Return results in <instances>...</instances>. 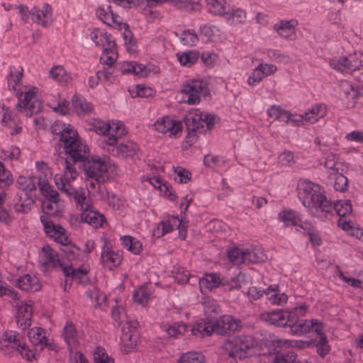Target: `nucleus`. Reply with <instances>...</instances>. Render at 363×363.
<instances>
[{"label": "nucleus", "instance_id": "1", "mask_svg": "<svg viewBox=\"0 0 363 363\" xmlns=\"http://www.w3.org/2000/svg\"><path fill=\"white\" fill-rule=\"evenodd\" d=\"M79 163L64 162V174H56L54 180L59 190L69 198L71 203L81 213L70 216L69 222L72 227H77L82 224H88L91 227H103L106 223L105 216L97 211H94L86 196V190L83 188H75L70 184V180L75 179L78 172L75 165Z\"/></svg>", "mask_w": 363, "mask_h": 363}, {"label": "nucleus", "instance_id": "2", "mask_svg": "<svg viewBox=\"0 0 363 363\" xmlns=\"http://www.w3.org/2000/svg\"><path fill=\"white\" fill-rule=\"evenodd\" d=\"M52 134L59 137L55 151L64 162L77 163L89 155V148L80 138L78 132L71 124L60 120L50 126Z\"/></svg>", "mask_w": 363, "mask_h": 363}, {"label": "nucleus", "instance_id": "3", "mask_svg": "<svg viewBox=\"0 0 363 363\" xmlns=\"http://www.w3.org/2000/svg\"><path fill=\"white\" fill-rule=\"evenodd\" d=\"M298 196L313 216L327 218L333 212V203L325 195L324 189L308 180L301 181L297 187Z\"/></svg>", "mask_w": 363, "mask_h": 363}, {"label": "nucleus", "instance_id": "4", "mask_svg": "<svg viewBox=\"0 0 363 363\" xmlns=\"http://www.w3.org/2000/svg\"><path fill=\"white\" fill-rule=\"evenodd\" d=\"M223 349L229 357L235 360L253 355L266 356L274 352L269 343L259 342L253 337L248 335H240L226 340L223 344Z\"/></svg>", "mask_w": 363, "mask_h": 363}, {"label": "nucleus", "instance_id": "5", "mask_svg": "<svg viewBox=\"0 0 363 363\" xmlns=\"http://www.w3.org/2000/svg\"><path fill=\"white\" fill-rule=\"evenodd\" d=\"M216 116L208 113H203L199 109H196L194 113H190L184 118L187 134L186 143L189 145L197 141L198 135L211 131L215 126Z\"/></svg>", "mask_w": 363, "mask_h": 363}, {"label": "nucleus", "instance_id": "6", "mask_svg": "<svg viewBox=\"0 0 363 363\" xmlns=\"http://www.w3.org/2000/svg\"><path fill=\"white\" fill-rule=\"evenodd\" d=\"M78 161L79 168L84 171L86 177L94 179L97 184V191L102 199H105L110 193L106 190L104 182L108 179L107 165L99 157L91 156Z\"/></svg>", "mask_w": 363, "mask_h": 363}, {"label": "nucleus", "instance_id": "7", "mask_svg": "<svg viewBox=\"0 0 363 363\" xmlns=\"http://www.w3.org/2000/svg\"><path fill=\"white\" fill-rule=\"evenodd\" d=\"M181 93L182 101L189 104H197L201 100V96H207L210 91L206 82L200 79H192L183 84Z\"/></svg>", "mask_w": 363, "mask_h": 363}, {"label": "nucleus", "instance_id": "8", "mask_svg": "<svg viewBox=\"0 0 363 363\" xmlns=\"http://www.w3.org/2000/svg\"><path fill=\"white\" fill-rule=\"evenodd\" d=\"M43 182L40 177H26L19 176L17 179V186L19 189L25 191L26 199L25 203L18 204L16 209L18 212L27 213L30 210V206L34 203L32 199L31 193L36 189V186L40 188V184Z\"/></svg>", "mask_w": 363, "mask_h": 363}, {"label": "nucleus", "instance_id": "9", "mask_svg": "<svg viewBox=\"0 0 363 363\" xmlns=\"http://www.w3.org/2000/svg\"><path fill=\"white\" fill-rule=\"evenodd\" d=\"M103 149L107 151L111 155L121 158H130L132 160H139L140 157V150L138 145L133 142L128 140L120 143L119 140L108 145H103Z\"/></svg>", "mask_w": 363, "mask_h": 363}, {"label": "nucleus", "instance_id": "10", "mask_svg": "<svg viewBox=\"0 0 363 363\" xmlns=\"http://www.w3.org/2000/svg\"><path fill=\"white\" fill-rule=\"evenodd\" d=\"M155 130L161 133H168L169 137L179 138L182 135L183 125L179 121H174L169 116L163 117L155 123Z\"/></svg>", "mask_w": 363, "mask_h": 363}, {"label": "nucleus", "instance_id": "11", "mask_svg": "<svg viewBox=\"0 0 363 363\" xmlns=\"http://www.w3.org/2000/svg\"><path fill=\"white\" fill-rule=\"evenodd\" d=\"M214 331L221 335H228L241 328L240 320L231 315H225L213 322Z\"/></svg>", "mask_w": 363, "mask_h": 363}, {"label": "nucleus", "instance_id": "12", "mask_svg": "<svg viewBox=\"0 0 363 363\" xmlns=\"http://www.w3.org/2000/svg\"><path fill=\"white\" fill-rule=\"evenodd\" d=\"M31 13V20L33 23L45 28L52 24L53 21L52 8L50 4L45 3L41 9L38 6H33Z\"/></svg>", "mask_w": 363, "mask_h": 363}, {"label": "nucleus", "instance_id": "13", "mask_svg": "<svg viewBox=\"0 0 363 363\" xmlns=\"http://www.w3.org/2000/svg\"><path fill=\"white\" fill-rule=\"evenodd\" d=\"M335 210L340 217L337 220V227H353V223L350 219H347V216L352 213V204L348 201H339L333 204V211Z\"/></svg>", "mask_w": 363, "mask_h": 363}, {"label": "nucleus", "instance_id": "14", "mask_svg": "<svg viewBox=\"0 0 363 363\" xmlns=\"http://www.w3.org/2000/svg\"><path fill=\"white\" fill-rule=\"evenodd\" d=\"M118 70L122 74H132L138 77H147L150 72L145 65L135 61H125L118 65Z\"/></svg>", "mask_w": 363, "mask_h": 363}, {"label": "nucleus", "instance_id": "15", "mask_svg": "<svg viewBox=\"0 0 363 363\" xmlns=\"http://www.w3.org/2000/svg\"><path fill=\"white\" fill-rule=\"evenodd\" d=\"M138 333L135 325L126 323L122 328L121 341L128 350L133 349L138 342Z\"/></svg>", "mask_w": 363, "mask_h": 363}, {"label": "nucleus", "instance_id": "16", "mask_svg": "<svg viewBox=\"0 0 363 363\" xmlns=\"http://www.w3.org/2000/svg\"><path fill=\"white\" fill-rule=\"evenodd\" d=\"M278 219L287 227H303L306 222L303 220L301 213L293 209H284L278 214Z\"/></svg>", "mask_w": 363, "mask_h": 363}, {"label": "nucleus", "instance_id": "17", "mask_svg": "<svg viewBox=\"0 0 363 363\" xmlns=\"http://www.w3.org/2000/svg\"><path fill=\"white\" fill-rule=\"evenodd\" d=\"M122 259L123 257L118 252L114 251L108 246L104 247L101 254V259L105 267L112 269L120 265Z\"/></svg>", "mask_w": 363, "mask_h": 363}, {"label": "nucleus", "instance_id": "18", "mask_svg": "<svg viewBox=\"0 0 363 363\" xmlns=\"http://www.w3.org/2000/svg\"><path fill=\"white\" fill-rule=\"evenodd\" d=\"M33 308L27 303L18 306L16 311V324L21 330H26L31 325Z\"/></svg>", "mask_w": 363, "mask_h": 363}, {"label": "nucleus", "instance_id": "19", "mask_svg": "<svg viewBox=\"0 0 363 363\" xmlns=\"http://www.w3.org/2000/svg\"><path fill=\"white\" fill-rule=\"evenodd\" d=\"M97 17L108 26H121V18L113 12L111 6L108 5L106 8L99 7L96 11Z\"/></svg>", "mask_w": 363, "mask_h": 363}, {"label": "nucleus", "instance_id": "20", "mask_svg": "<svg viewBox=\"0 0 363 363\" xmlns=\"http://www.w3.org/2000/svg\"><path fill=\"white\" fill-rule=\"evenodd\" d=\"M40 259L43 264H51L53 267L60 269L65 264L60 260L56 252L49 245H45L42 248Z\"/></svg>", "mask_w": 363, "mask_h": 363}, {"label": "nucleus", "instance_id": "21", "mask_svg": "<svg viewBox=\"0 0 363 363\" xmlns=\"http://www.w3.org/2000/svg\"><path fill=\"white\" fill-rule=\"evenodd\" d=\"M327 113L325 104L317 103L308 108L304 113L305 121L309 123H314L319 119L323 118Z\"/></svg>", "mask_w": 363, "mask_h": 363}, {"label": "nucleus", "instance_id": "22", "mask_svg": "<svg viewBox=\"0 0 363 363\" xmlns=\"http://www.w3.org/2000/svg\"><path fill=\"white\" fill-rule=\"evenodd\" d=\"M125 125L123 123L118 121L116 123L113 122L110 123V129L108 130V137L106 139V145L109 143H114L119 140L123 135L126 133Z\"/></svg>", "mask_w": 363, "mask_h": 363}, {"label": "nucleus", "instance_id": "23", "mask_svg": "<svg viewBox=\"0 0 363 363\" xmlns=\"http://www.w3.org/2000/svg\"><path fill=\"white\" fill-rule=\"evenodd\" d=\"M228 257L231 262L236 264L244 263L247 260L252 261L251 252L249 250H242L238 247H233L228 250Z\"/></svg>", "mask_w": 363, "mask_h": 363}, {"label": "nucleus", "instance_id": "24", "mask_svg": "<svg viewBox=\"0 0 363 363\" xmlns=\"http://www.w3.org/2000/svg\"><path fill=\"white\" fill-rule=\"evenodd\" d=\"M176 55L182 66L190 67L198 61L200 57V53L196 50H191L177 52Z\"/></svg>", "mask_w": 363, "mask_h": 363}, {"label": "nucleus", "instance_id": "25", "mask_svg": "<svg viewBox=\"0 0 363 363\" xmlns=\"http://www.w3.org/2000/svg\"><path fill=\"white\" fill-rule=\"evenodd\" d=\"M260 318L262 320L273 325L286 326V321H285V311L283 310H279L271 313H262L260 315Z\"/></svg>", "mask_w": 363, "mask_h": 363}, {"label": "nucleus", "instance_id": "26", "mask_svg": "<svg viewBox=\"0 0 363 363\" xmlns=\"http://www.w3.org/2000/svg\"><path fill=\"white\" fill-rule=\"evenodd\" d=\"M293 23V21H280L274 25L273 28L279 36L289 39L294 33Z\"/></svg>", "mask_w": 363, "mask_h": 363}, {"label": "nucleus", "instance_id": "27", "mask_svg": "<svg viewBox=\"0 0 363 363\" xmlns=\"http://www.w3.org/2000/svg\"><path fill=\"white\" fill-rule=\"evenodd\" d=\"M18 284L21 289L28 291H35L40 288V284L38 278L35 276L31 277L29 274H26L20 278Z\"/></svg>", "mask_w": 363, "mask_h": 363}, {"label": "nucleus", "instance_id": "28", "mask_svg": "<svg viewBox=\"0 0 363 363\" xmlns=\"http://www.w3.org/2000/svg\"><path fill=\"white\" fill-rule=\"evenodd\" d=\"M223 16L230 25L242 23L246 18L245 12L241 9H231L228 11H225Z\"/></svg>", "mask_w": 363, "mask_h": 363}, {"label": "nucleus", "instance_id": "29", "mask_svg": "<svg viewBox=\"0 0 363 363\" xmlns=\"http://www.w3.org/2000/svg\"><path fill=\"white\" fill-rule=\"evenodd\" d=\"M72 104L78 115L86 114L91 111V104L80 95L72 96Z\"/></svg>", "mask_w": 363, "mask_h": 363}, {"label": "nucleus", "instance_id": "30", "mask_svg": "<svg viewBox=\"0 0 363 363\" xmlns=\"http://www.w3.org/2000/svg\"><path fill=\"white\" fill-rule=\"evenodd\" d=\"M279 285L274 284L269 286L265 294L267 296L268 298L272 301L273 303L277 305H280L282 303H286L288 300V296L284 293H279Z\"/></svg>", "mask_w": 363, "mask_h": 363}, {"label": "nucleus", "instance_id": "31", "mask_svg": "<svg viewBox=\"0 0 363 363\" xmlns=\"http://www.w3.org/2000/svg\"><path fill=\"white\" fill-rule=\"evenodd\" d=\"M329 64L333 69L341 73L353 72L352 67H350L348 56L334 57L330 60Z\"/></svg>", "mask_w": 363, "mask_h": 363}, {"label": "nucleus", "instance_id": "32", "mask_svg": "<svg viewBox=\"0 0 363 363\" xmlns=\"http://www.w3.org/2000/svg\"><path fill=\"white\" fill-rule=\"evenodd\" d=\"M282 343L284 342L281 340H274L273 342H269V344L271 345V350H274V352L264 356V359H262L260 363H290L289 361L284 356L275 354L278 351L275 348H272V346H274L275 344H277V346H281Z\"/></svg>", "mask_w": 363, "mask_h": 363}, {"label": "nucleus", "instance_id": "33", "mask_svg": "<svg viewBox=\"0 0 363 363\" xmlns=\"http://www.w3.org/2000/svg\"><path fill=\"white\" fill-rule=\"evenodd\" d=\"M103 38L99 39V45L98 46L103 48L105 54L116 53V42L115 39L111 34L107 32L102 31Z\"/></svg>", "mask_w": 363, "mask_h": 363}, {"label": "nucleus", "instance_id": "34", "mask_svg": "<svg viewBox=\"0 0 363 363\" xmlns=\"http://www.w3.org/2000/svg\"><path fill=\"white\" fill-rule=\"evenodd\" d=\"M191 333L195 336L204 337L211 335L214 331V324L209 322L203 321L199 323L196 327H193Z\"/></svg>", "mask_w": 363, "mask_h": 363}, {"label": "nucleus", "instance_id": "35", "mask_svg": "<svg viewBox=\"0 0 363 363\" xmlns=\"http://www.w3.org/2000/svg\"><path fill=\"white\" fill-rule=\"evenodd\" d=\"M209 13L216 16H223L225 11V0H205Z\"/></svg>", "mask_w": 363, "mask_h": 363}, {"label": "nucleus", "instance_id": "36", "mask_svg": "<svg viewBox=\"0 0 363 363\" xmlns=\"http://www.w3.org/2000/svg\"><path fill=\"white\" fill-rule=\"evenodd\" d=\"M40 191L44 199L43 201H58L60 202L59 194L57 191L53 190L48 181L43 179V182L40 184Z\"/></svg>", "mask_w": 363, "mask_h": 363}, {"label": "nucleus", "instance_id": "37", "mask_svg": "<svg viewBox=\"0 0 363 363\" xmlns=\"http://www.w3.org/2000/svg\"><path fill=\"white\" fill-rule=\"evenodd\" d=\"M220 284V279L216 274L206 275L199 281L200 288L202 292H206L216 287Z\"/></svg>", "mask_w": 363, "mask_h": 363}, {"label": "nucleus", "instance_id": "38", "mask_svg": "<svg viewBox=\"0 0 363 363\" xmlns=\"http://www.w3.org/2000/svg\"><path fill=\"white\" fill-rule=\"evenodd\" d=\"M28 336L30 342L35 345H46L48 341L45 332L40 328H31L28 333Z\"/></svg>", "mask_w": 363, "mask_h": 363}, {"label": "nucleus", "instance_id": "39", "mask_svg": "<svg viewBox=\"0 0 363 363\" xmlns=\"http://www.w3.org/2000/svg\"><path fill=\"white\" fill-rule=\"evenodd\" d=\"M45 233L60 244L66 245L68 242L65 228H45Z\"/></svg>", "mask_w": 363, "mask_h": 363}, {"label": "nucleus", "instance_id": "40", "mask_svg": "<svg viewBox=\"0 0 363 363\" xmlns=\"http://www.w3.org/2000/svg\"><path fill=\"white\" fill-rule=\"evenodd\" d=\"M43 213L50 216H57L62 211V205L58 201H42Z\"/></svg>", "mask_w": 363, "mask_h": 363}, {"label": "nucleus", "instance_id": "41", "mask_svg": "<svg viewBox=\"0 0 363 363\" xmlns=\"http://www.w3.org/2000/svg\"><path fill=\"white\" fill-rule=\"evenodd\" d=\"M64 337L69 346L72 347L77 345V332L73 324L67 323L65 325Z\"/></svg>", "mask_w": 363, "mask_h": 363}, {"label": "nucleus", "instance_id": "42", "mask_svg": "<svg viewBox=\"0 0 363 363\" xmlns=\"http://www.w3.org/2000/svg\"><path fill=\"white\" fill-rule=\"evenodd\" d=\"M180 42L185 45L194 46L199 42V37L194 30L187 29L183 30Z\"/></svg>", "mask_w": 363, "mask_h": 363}, {"label": "nucleus", "instance_id": "43", "mask_svg": "<svg viewBox=\"0 0 363 363\" xmlns=\"http://www.w3.org/2000/svg\"><path fill=\"white\" fill-rule=\"evenodd\" d=\"M61 270L66 277H72L73 279L79 280L88 273V270L85 269H74L72 265L68 264H65Z\"/></svg>", "mask_w": 363, "mask_h": 363}, {"label": "nucleus", "instance_id": "44", "mask_svg": "<svg viewBox=\"0 0 363 363\" xmlns=\"http://www.w3.org/2000/svg\"><path fill=\"white\" fill-rule=\"evenodd\" d=\"M92 129L99 135L104 137L101 142V147L106 145V139L108 137V130L110 129V123L104 122L102 121H96L93 123Z\"/></svg>", "mask_w": 363, "mask_h": 363}, {"label": "nucleus", "instance_id": "45", "mask_svg": "<svg viewBox=\"0 0 363 363\" xmlns=\"http://www.w3.org/2000/svg\"><path fill=\"white\" fill-rule=\"evenodd\" d=\"M13 182L11 172L6 169L4 165L0 162V187L9 188Z\"/></svg>", "mask_w": 363, "mask_h": 363}, {"label": "nucleus", "instance_id": "46", "mask_svg": "<svg viewBox=\"0 0 363 363\" xmlns=\"http://www.w3.org/2000/svg\"><path fill=\"white\" fill-rule=\"evenodd\" d=\"M348 58L352 71L360 69L363 67V50L356 51L353 54L349 55Z\"/></svg>", "mask_w": 363, "mask_h": 363}, {"label": "nucleus", "instance_id": "47", "mask_svg": "<svg viewBox=\"0 0 363 363\" xmlns=\"http://www.w3.org/2000/svg\"><path fill=\"white\" fill-rule=\"evenodd\" d=\"M333 188L337 191L345 192L347 190L348 179L342 174H335Z\"/></svg>", "mask_w": 363, "mask_h": 363}, {"label": "nucleus", "instance_id": "48", "mask_svg": "<svg viewBox=\"0 0 363 363\" xmlns=\"http://www.w3.org/2000/svg\"><path fill=\"white\" fill-rule=\"evenodd\" d=\"M178 363H204V357L199 353L187 352L179 359Z\"/></svg>", "mask_w": 363, "mask_h": 363}, {"label": "nucleus", "instance_id": "49", "mask_svg": "<svg viewBox=\"0 0 363 363\" xmlns=\"http://www.w3.org/2000/svg\"><path fill=\"white\" fill-rule=\"evenodd\" d=\"M22 71L16 70L15 72L11 71L9 75L7 77L8 89L10 90H16V87L21 82L22 78Z\"/></svg>", "mask_w": 363, "mask_h": 363}, {"label": "nucleus", "instance_id": "50", "mask_svg": "<svg viewBox=\"0 0 363 363\" xmlns=\"http://www.w3.org/2000/svg\"><path fill=\"white\" fill-rule=\"evenodd\" d=\"M22 108L25 109L27 117H31L33 114H37L41 111L42 104L40 101L36 99L28 104H24Z\"/></svg>", "mask_w": 363, "mask_h": 363}, {"label": "nucleus", "instance_id": "51", "mask_svg": "<svg viewBox=\"0 0 363 363\" xmlns=\"http://www.w3.org/2000/svg\"><path fill=\"white\" fill-rule=\"evenodd\" d=\"M35 89L33 88V89H30L28 91L26 92L23 99H21L22 94L18 96V93L17 92L16 95L18 96V101L16 105V108H22V106H24V104H28L37 99Z\"/></svg>", "mask_w": 363, "mask_h": 363}, {"label": "nucleus", "instance_id": "52", "mask_svg": "<svg viewBox=\"0 0 363 363\" xmlns=\"http://www.w3.org/2000/svg\"><path fill=\"white\" fill-rule=\"evenodd\" d=\"M183 218H179L178 216L168 215L166 218L160 222L162 227H185Z\"/></svg>", "mask_w": 363, "mask_h": 363}, {"label": "nucleus", "instance_id": "53", "mask_svg": "<svg viewBox=\"0 0 363 363\" xmlns=\"http://www.w3.org/2000/svg\"><path fill=\"white\" fill-rule=\"evenodd\" d=\"M201 60L207 67H213L217 60L218 55L214 52L204 51L200 55Z\"/></svg>", "mask_w": 363, "mask_h": 363}, {"label": "nucleus", "instance_id": "54", "mask_svg": "<svg viewBox=\"0 0 363 363\" xmlns=\"http://www.w3.org/2000/svg\"><path fill=\"white\" fill-rule=\"evenodd\" d=\"M94 359L96 363H114L113 359L109 357L105 350L100 347L96 348Z\"/></svg>", "mask_w": 363, "mask_h": 363}, {"label": "nucleus", "instance_id": "55", "mask_svg": "<svg viewBox=\"0 0 363 363\" xmlns=\"http://www.w3.org/2000/svg\"><path fill=\"white\" fill-rule=\"evenodd\" d=\"M174 172L177 174L174 179L178 183L186 184L191 179V172L182 167H176Z\"/></svg>", "mask_w": 363, "mask_h": 363}, {"label": "nucleus", "instance_id": "56", "mask_svg": "<svg viewBox=\"0 0 363 363\" xmlns=\"http://www.w3.org/2000/svg\"><path fill=\"white\" fill-rule=\"evenodd\" d=\"M50 77L54 80L63 83L66 82L65 70L62 66H54L50 70Z\"/></svg>", "mask_w": 363, "mask_h": 363}, {"label": "nucleus", "instance_id": "57", "mask_svg": "<svg viewBox=\"0 0 363 363\" xmlns=\"http://www.w3.org/2000/svg\"><path fill=\"white\" fill-rule=\"evenodd\" d=\"M150 294L145 288H139L133 294V299L135 302L145 305L148 303Z\"/></svg>", "mask_w": 363, "mask_h": 363}, {"label": "nucleus", "instance_id": "58", "mask_svg": "<svg viewBox=\"0 0 363 363\" xmlns=\"http://www.w3.org/2000/svg\"><path fill=\"white\" fill-rule=\"evenodd\" d=\"M217 30L216 27L209 23L201 24L199 27L200 35L204 37L206 40H209Z\"/></svg>", "mask_w": 363, "mask_h": 363}, {"label": "nucleus", "instance_id": "59", "mask_svg": "<svg viewBox=\"0 0 363 363\" xmlns=\"http://www.w3.org/2000/svg\"><path fill=\"white\" fill-rule=\"evenodd\" d=\"M264 76H262V72H260V69L256 67L252 70L250 76L247 79V83L250 86H255L258 84L262 79Z\"/></svg>", "mask_w": 363, "mask_h": 363}, {"label": "nucleus", "instance_id": "60", "mask_svg": "<svg viewBox=\"0 0 363 363\" xmlns=\"http://www.w3.org/2000/svg\"><path fill=\"white\" fill-rule=\"evenodd\" d=\"M186 327L183 324H174L167 328V333L170 337H177L186 331Z\"/></svg>", "mask_w": 363, "mask_h": 363}, {"label": "nucleus", "instance_id": "61", "mask_svg": "<svg viewBox=\"0 0 363 363\" xmlns=\"http://www.w3.org/2000/svg\"><path fill=\"white\" fill-rule=\"evenodd\" d=\"M318 353L320 356H325L330 350V346L328 345V340L325 335H321L320 340L316 345Z\"/></svg>", "mask_w": 363, "mask_h": 363}, {"label": "nucleus", "instance_id": "62", "mask_svg": "<svg viewBox=\"0 0 363 363\" xmlns=\"http://www.w3.org/2000/svg\"><path fill=\"white\" fill-rule=\"evenodd\" d=\"M112 2L125 9H130L133 7H138L140 6V0H112Z\"/></svg>", "mask_w": 363, "mask_h": 363}, {"label": "nucleus", "instance_id": "63", "mask_svg": "<svg viewBox=\"0 0 363 363\" xmlns=\"http://www.w3.org/2000/svg\"><path fill=\"white\" fill-rule=\"evenodd\" d=\"M279 160L282 164L291 166L294 164V153L289 150H285L279 155Z\"/></svg>", "mask_w": 363, "mask_h": 363}, {"label": "nucleus", "instance_id": "64", "mask_svg": "<svg viewBox=\"0 0 363 363\" xmlns=\"http://www.w3.org/2000/svg\"><path fill=\"white\" fill-rule=\"evenodd\" d=\"M311 329V320H306L305 322L295 325L292 328V332L296 335H303L309 332Z\"/></svg>", "mask_w": 363, "mask_h": 363}]
</instances>
